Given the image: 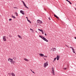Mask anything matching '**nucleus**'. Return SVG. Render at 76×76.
<instances>
[{
    "instance_id": "1",
    "label": "nucleus",
    "mask_w": 76,
    "mask_h": 76,
    "mask_svg": "<svg viewBox=\"0 0 76 76\" xmlns=\"http://www.w3.org/2000/svg\"><path fill=\"white\" fill-rule=\"evenodd\" d=\"M48 66V62L47 61L44 63L43 66L45 68Z\"/></svg>"
},
{
    "instance_id": "2",
    "label": "nucleus",
    "mask_w": 76,
    "mask_h": 76,
    "mask_svg": "<svg viewBox=\"0 0 76 76\" xmlns=\"http://www.w3.org/2000/svg\"><path fill=\"white\" fill-rule=\"evenodd\" d=\"M51 73L53 74V75H55V74H54V68L53 67H52V68Z\"/></svg>"
},
{
    "instance_id": "3",
    "label": "nucleus",
    "mask_w": 76,
    "mask_h": 76,
    "mask_svg": "<svg viewBox=\"0 0 76 76\" xmlns=\"http://www.w3.org/2000/svg\"><path fill=\"white\" fill-rule=\"evenodd\" d=\"M6 37L5 36H4L3 37V39L4 41H6Z\"/></svg>"
},
{
    "instance_id": "4",
    "label": "nucleus",
    "mask_w": 76,
    "mask_h": 76,
    "mask_svg": "<svg viewBox=\"0 0 76 76\" xmlns=\"http://www.w3.org/2000/svg\"><path fill=\"white\" fill-rule=\"evenodd\" d=\"M42 39L44 40V41H46V42H48V40H47L44 37H43L42 38Z\"/></svg>"
},
{
    "instance_id": "5",
    "label": "nucleus",
    "mask_w": 76,
    "mask_h": 76,
    "mask_svg": "<svg viewBox=\"0 0 76 76\" xmlns=\"http://www.w3.org/2000/svg\"><path fill=\"white\" fill-rule=\"evenodd\" d=\"M37 23H42V21L39 20H37Z\"/></svg>"
},
{
    "instance_id": "6",
    "label": "nucleus",
    "mask_w": 76,
    "mask_h": 76,
    "mask_svg": "<svg viewBox=\"0 0 76 76\" xmlns=\"http://www.w3.org/2000/svg\"><path fill=\"white\" fill-rule=\"evenodd\" d=\"M8 61H10L11 63H12V61H13V59L9 58L8 59Z\"/></svg>"
},
{
    "instance_id": "7",
    "label": "nucleus",
    "mask_w": 76,
    "mask_h": 76,
    "mask_svg": "<svg viewBox=\"0 0 76 76\" xmlns=\"http://www.w3.org/2000/svg\"><path fill=\"white\" fill-rule=\"evenodd\" d=\"M38 30L39 31H41V32H42V34L43 35V34H44V31L42 30H41L39 29H38Z\"/></svg>"
},
{
    "instance_id": "8",
    "label": "nucleus",
    "mask_w": 76,
    "mask_h": 76,
    "mask_svg": "<svg viewBox=\"0 0 76 76\" xmlns=\"http://www.w3.org/2000/svg\"><path fill=\"white\" fill-rule=\"evenodd\" d=\"M20 13H21V14H22L23 15H24V12H23V11L22 10H21L20 11Z\"/></svg>"
},
{
    "instance_id": "9",
    "label": "nucleus",
    "mask_w": 76,
    "mask_h": 76,
    "mask_svg": "<svg viewBox=\"0 0 76 76\" xmlns=\"http://www.w3.org/2000/svg\"><path fill=\"white\" fill-rule=\"evenodd\" d=\"M24 60L26 61H29V59L26 58H24Z\"/></svg>"
},
{
    "instance_id": "10",
    "label": "nucleus",
    "mask_w": 76,
    "mask_h": 76,
    "mask_svg": "<svg viewBox=\"0 0 76 76\" xmlns=\"http://www.w3.org/2000/svg\"><path fill=\"white\" fill-rule=\"evenodd\" d=\"M39 55L40 56H41V57H44V55L42 53L39 54Z\"/></svg>"
},
{
    "instance_id": "11",
    "label": "nucleus",
    "mask_w": 76,
    "mask_h": 76,
    "mask_svg": "<svg viewBox=\"0 0 76 76\" xmlns=\"http://www.w3.org/2000/svg\"><path fill=\"white\" fill-rule=\"evenodd\" d=\"M30 30H31L32 32L33 33H34V30H33L32 28H30Z\"/></svg>"
},
{
    "instance_id": "12",
    "label": "nucleus",
    "mask_w": 76,
    "mask_h": 76,
    "mask_svg": "<svg viewBox=\"0 0 76 76\" xmlns=\"http://www.w3.org/2000/svg\"><path fill=\"white\" fill-rule=\"evenodd\" d=\"M72 50H73V53H75V54L76 53H75V49H74V48H72Z\"/></svg>"
},
{
    "instance_id": "13",
    "label": "nucleus",
    "mask_w": 76,
    "mask_h": 76,
    "mask_svg": "<svg viewBox=\"0 0 76 76\" xmlns=\"http://www.w3.org/2000/svg\"><path fill=\"white\" fill-rule=\"evenodd\" d=\"M57 60H59V58H60V56H58L57 57Z\"/></svg>"
},
{
    "instance_id": "14",
    "label": "nucleus",
    "mask_w": 76,
    "mask_h": 76,
    "mask_svg": "<svg viewBox=\"0 0 76 76\" xmlns=\"http://www.w3.org/2000/svg\"><path fill=\"white\" fill-rule=\"evenodd\" d=\"M11 75L12 76H15V74L14 73H11Z\"/></svg>"
},
{
    "instance_id": "15",
    "label": "nucleus",
    "mask_w": 76,
    "mask_h": 76,
    "mask_svg": "<svg viewBox=\"0 0 76 76\" xmlns=\"http://www.w3.org/2000/svg\"><path fill=\"white\" fill-rule=\"evenodd\" d=\"M54 16H55V17L56 18H57V19H58V18L55 14L54 15Z\"/></svg>"
},
{
    "instance_id": "16",
    "label": "nucleus",
    "mask_w": 76,
    "mask_h": 76,
    "mask_svg": "<svg viewBox=\"0 0 76 76\" xmlns=\"http://www.w3.org/2000/svg\"><path fill=\"white\" fill-rule=\"evenodd\" d=\"M16 63V62H15V61H12L11 63H13V64H15V63Z\"/></svg>"
},
{
    "instance_id": "17",
    "label": "nucleus",
    "mask_w": 76,
    "mask_h": 76,
    "mask_svg": "<svg viewBox=\"0 0 76 76\" xmlns=\"http://www.w3.org/2000/svg\"><path fill=\"white\" fill-rule=\"evenodd\" d=\"M56 59H57V58H54L53 60V62H54V61H55L56 60Z\"/></svg>"
},
{
    "instance_id": "18",
    "label": "nucleus",
    "mask_w": 76,
    "mask_h": 76,
    "mask_svg": "<svg viewBox=\"0 0 76 76\" xmlns=\"http://www.w3.org/2000/svg\"><path fill=\"white\" fill-rule=\"evenodd\" d=\"M12 18H14V19H15V18H16V17L13 15H12Z\"/></svg>"
},
{
    "instance_id": "19",
    "label": "nucleus",
    "mask_w": 76,
    "mask_h": 76,
    "mask_svg": "<svg viewBox=\"0 0 76 76\" xmlns=\"http://www.w3.org/2000/svg\"><path fill=\"white\" fill-rule=\"evenodd\" d=\"M39 37H40V38H42H42H43V37H43V36H39Z\"/></svg>"
},
{
    "instance_id": "20",
    "label": "nucleus",
    "mask_w": 76,
    "mask_h": 76,
    "mask_svg": "<svg viewBox=\"0 0 76 76\" xmlns=\"http://www.w3.org/2000/svg\"><path fill=\"white\" fill-rule=\"evenodd\" d=\"M27 20H28V21L29 22V23H31V21H30V20H28V19H27Z\"/></svg>"
},
{
    "instance_id": "21",
    "label": "nucleus",
    "mask_w": 76,
    "mask_h": 76,
    "mask_svg": "<svg viewBox=\"0 0 76 76\" xmlns=\"http://www.w3.org/2000/svg\"><path fill=\"white\" fill-rule=\"evenodd\" d=\"M15 14L16 16H18V13H17V12H15Z\"/></svg>"
},
{
    "instance_id": "22",
    "label": "nucleus",
    "mask_w": 76,
    "mask_h": 76,
    "mask_svg": "<svg viewBox=\"0 0 76 76\" xmlns=\"http://www.w3.org/2000/svg\"><path fill=\"white\" fill-rule=\"evenodd\" d=\"M13 59H14V60H16V57H14L13 58Z\"/></svg>"
},
{
    "instance_id": "23",
    "label": "nucleus",
    "mask_w": 76,
    "mask_h": 76,
    "mask_svg": "<svg viewBox=\"0 0 76 76\" xmlns=\"http://www.w3.org/2000/svg\"><path fill=\"white\" fill-rule=\"evenodd\" d=\"M30 70L31 71V72H32L33 73H34V74H35V73L34 72V71H32V70L30 69Z\"/></svg>"
},
{
    "instance_id": "24",
    "label": "nucleus",
    "mask_w": 76,
    "mask_h": 76,
    "mask_svg": "<svg viewBox=\"0 0 76 76\" xmlns=\"http://www.w3.org/2000/svg\"><path fill=\"white\" fill-rule=\"evenodd\" d=\"M68 2H69V3L70 4H72V3H71L70 2V1H68Z\"/></svg>"
},
{
    "instance_id": "25",
    "label": "nucleus",
    "mask_w": 76,
    "mask_h": 76,
    "mask_svg": "<svg viewBox=\"0 0 76 76\" xmlns=\"http://www.w3.org/2000/svg\"><path fill=\"white\" fill-rule=\"evenodd\" d=\"M19 38H20V39H22V37L19 36Z\"/></svg>"
},
{
    "instance_id": "26",
    "label": "nucleus",
    "mask_w": 76,
    "mask_h": 76,
    "mask_svg": "<svg viewBox=\"0 0 76 76\" xmlns=\"http://www.w3.org/2000/svg\"><path fill=\"white\" fill-rule=\"evenodd\" d=\"M44 56L45 57V58H47L48 57V56Z\"/></svg>"
},
{
    "instance_id": "27",
    "label": "nucleus",
    "mask_w": 76,
    "mask_h": 76,
    "mask_svg": "<svg viewBox=\"0 0 76 76\" xmlns=\"http://www.w3.org/2000/svg\"><path fill=\"white\" fill-rule=\"evenodd\" d=\"M23 4L24 6H26V4H25V2L24 3H23Z\"/></svg>"
},
{
    "instance_id": "28",
    "label": "nucleus",
    "mask_w": 76,
    "mask_h": 76,
    "mask_svg": "<svg viewBox=\"0 0 76 76\" xmlns=\"http://www.w3.org/2000/svg\"><path fill=\"white\" fill-rule=\"evenodd\" d=\"M53 49L55 50H56V48H53Z\"/></svg>"
},
{
    "instance_id": "29",
    "label": "nucleus",
    "mask_w": 76,
    "mask_h": 76,
    "mask_svg": "<svg viewBox=\"0 0 76 76\" xmlns=\"http://www.w3.org/2000/svg\"><path fill=\"white\" fill-rule=\"evenodd\" d=\"M8 75H9L10 76V75H11V73H8Z\"/></svg>"
},
{
    "instance_id": "30",
    "label": "nucleus",
    "mask_w": 76,
    "mask_h": 76,
    "mask_svg": "<svg viewBox=\"0 0 76 76\" xmlns=\"http://www.w3.org/2000/svg\"><path fill=\"white\" fill-rule=\"evenodd\" d=\"M25 7H26L27 9H29V8L27 6H26V5L25 6Z\"/></svg>"
},
{
    "instance_id": "31",
    "label": "nucleus",
    "mask_w": 76,
    "mask_h": 76,
    "mask_svg": "<svg viewBox=\"0 0 76 76\" xmlns=\"http://www.w3.org/2000/svg\"><path fill=\"white\" fill-rule=\"evenodd\" d=\"M65 46H66L67 47H68V48H69V47H68V46L66 45H65Z\"/></svg>"
},
{
    "instance_id": "32",
    "label": "nucleus",
    "mask_w": 76,
    "mask_h": 76,
    "mask_svg": "<svg viewBox=\"0 0 76 76\" xmlns=\"http://www.w3.org/2000/svg\"><path fill=\"white\" fill-rule=\"evenodd\" d=\"M44 59L45 61H46L47 60V59L45 58H44Z\"/></svg>"
},
{
    "instance_id": "33",
    "label": "nucleus",
    "mask_w": 76,
    "mask_h": 76,
    "mask_svg": "<svg viewBox=\"0 0 76 76\" xmlns=\"http://www.w3.org/2000/svg\"><path fill=\"white\" fill-rule=\"evenodd\" d=\"M64 70H66L67 68H64Z\"/></svg>"
},
{
    "instance_id": "34",
    "label": "nucleus",
    "mask_w": 76,
    "mask_h": 76,
    "mask_svg": "<svg viewBox=\"0 0 76 76\" xmlns=\"http://www.w3.org/2000/svg\"><path fill=\"white\" fill-rule=\"evenodd\" d=\"M22 1V3H23V4L24 3H25V2H24L23 1Z\"/></svg>"
},
{
    "instance_id": "35",
    "label": "nucleus",
    "mask_w": 76,
    "mask_h": 76,
    "mask_svg": "<svg viewBox=\"0 0 76 76\" xmlns=\"http://www.w3.org/2000/svg\"><path fill=\"white\" fill-rule=\"evenodd\" d=\"M9 20L10 21V20H12V19H10Z\"/></svg>"
},
{
    "instance_id": "36",
    "label": "nucleus",
    "mask_w": 76,
    "mask_h": 76,
    "mask_svg": "<svg viewBox=\"0 0 76 76\" xmlns=\"http://www.w3.org/2000/svg\"><path fill=\"white\" fill-rule=\"evenodd\" d=\"M70 48H72V50H73V47H70Z\"/></svg>"
},
{
    "instance_id": "37",
    "label": "nucleus",
    "mask_w": 76,
    "mask_h": 76,
    "mask_svg": "<svg viewBox=\"0 0 76 76\" xmlns=\"http://www.w3.org/2000/svg\"><path fill=\"white\" fill-rule=\"evenodd\" d=\"M45 36H47V34H46V33H45Z\"/></svg>"
},
{
    "instance_id": "38",
    "label": "nucleus",
    "mask_w": 76,
    "mask_h": 76,
    "mask_svg": "<svg viewBox=\"0 0 76 76\" xmlns=\"http://www.w3.org/2000/svg\"><path fill=\"white\" fill-rule=\"evenodd\" d=\"M14 9H16L17 7H14Z\"/></svg>"
},
{
    "instance_id": "39",
    "label": "nucleus",
    "mask_w": 76,
    "mask_h": 76,
    "mask_svg": "<svg viewBox=\"0 0 76 76\" xmlns=\"http://www.w3.org/2000/svg\"><path fill=\"white\" fill-rule=\"evenodd\" d=\"M48 19H49V20H51V19H50V17H49V18H48Z\"/></svg>"
},
{
    "instance_id": "40",
    "label": "nucleus",
    "mask_w": 76,
    "mask_h": 76,
    "mask_svg": "<svg viewBox=\"0 0 76 76\" xmlns=\"http://www.w3.org/2000/svg\"><path fill=\"white\" fill-rule=\"evenodd\" d=\"M26 18H27V20H28V17H26Z\"/></svg>"
},
{
    "instance_id": "41",
    "label": "nucleus",
    "mask_w": 76,
    "mask_h": 76,
    "mask_svg": "<svg viewBox=\"0 0 76 76\" xmlns=\"http://www.w3.org/2000/svg\"><path fill=\"white\" fill-rule=\"evenodd\" d=\"M9 37H12V36H9Z\"/></svg>"
},
{
    "instance_id": "42",
    "label": "nucleus",
    "mask_w": 76,
    "mask_h": 76,
    "mask_svg": "<svg viewBox=\"0 0 76 76\" xmlns=\"http://www.w3.org/2000/svg\"><path fill=\"white\" fill-rule=\"evenodd\" d=\"M18 37H19V35H18Z\"/></svg>"
},
{
    "instance_id": "43",
    "label": "nucleus",
    "mask_w": 76,
    "mask_h": 76,
    "mask_svg": "<svg viewBox=\"0 0 76 76\" xmlns=\"http://www.w3.org/2000/svg\"><path fill=\"white\" fill-rule=\"evenodd\" d=\"M75 39H76V37H75Z\"/></svg>"
},
{
    "instance_id": "44",
    "label": "nucleus",
    "mask_w": 76,
    "mask_h": 76,
    "mask_svg": "<svg viewBox=\"0 0 76 76\" xmlns=\"http://www.w3.org/2000/svg\"><path fill=\"white\" fill-rule=\"evenodd\" d=\"M75 10L76 11V8H75Z\"/></svg>"
},
{
    "instance_id": "45",
    "label": "nucleus",
    "mask_w": 76,
    "mask_h": 76,
    "mask_svg": "<svg viewBox=\"0 0 76 76\" xmlns=\"http://www.w3.org/2000/svg\"><path fill=\"white\" fill-rule=\"evenodd\" d=\"M36 32H37V31H36Z\"/></svg>"
}]
</instances>
